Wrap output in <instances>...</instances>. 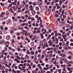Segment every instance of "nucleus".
<instances>
[{
    "instance_id": "obj_49",
    "label": "nucleus",
    "mask_w": 73,
    "mask_h": 73,
    "mask_svg": "<svg viewBox=\"0 0 73 73\" xmlns=\"http://www.w3.org/2000/svg\"><path fill=\"white\" fill-rule=\"evenodd\" d=\"M52 47H56V44H53L52 45Z\"/></svg>"
},
{
    "instance_id": "obj_30",
    "label": "nucleus",
    "mask_w": 73,
    "mask_h": 73,
    "mask_svg": "<svg viewBox=\"0 0 73 73\" xmlns=\"http://www.w3.org/2000/svg\"><path fill=\"white\" fill-rule=\"evenodd\" d=\"M19 55L21 57H23L24 56V54L22 53H20L19 54Z\"/></svg>"
},
{
    "instance_id": "obj_50",
    "label": "nucleus",
    "mask_w": 73,
    "mask_h": 73,
    "mask_svg": "<svg viewBox=\"0 0 73 73\" xmlns=\"http://www.w3.org/2000/svg\"><path fill=\"white\" fill-rule=\"evenodd\" d=\"M31 46H33L34 45V42H32L31 43Z\"/></svg>"
},
{
    "instance_id": "obj_44",
    "label": "nucleus",
    "mask_w": 73,
    "mask_h": 73,
    "mask_svg": "<svg viewBox=\"0 0 73 73\" xmlns=\"http://www.w3.org/2000/svg\"><path fill=\"white\" fill-rule=\"evenodd\" d=\"M58 54H61V51H60V50H58Z\"/></svg>"
},
{
    "instance_id": "obj_46",
    "label": "nucleus",
    "mask_w": 73,
    "mask_h": 73,
    "mask_svg": "<svg viewBox=\"0 0 73 73\" xmlns=\"http://www.w3.org/2000/svg\"><path fill=\"white\" fill-rule=\"evenodd\" d=\"M46 27L47 29H49V27H50V26L49 25H46Z\"/></svg>"
},
{
    "instance_id": "obj_40",
    "label": "nucleus",
    "mask_w": 73,
    "mask_h": 73,
    "mask_svg": "<svg viewBox=\"0 0 73 73\" xmlns=\"http://www.w3.org/2000/svg\"><path fill=\"white\" fill-rule=\"evenodd\" d=\"M25 58L26 59H28L29 58V56L28 55H26Z\"/></svg>"
},
{
    "instance_id": "obj_5",
    "label": "nucleus",
    "mask_w": 73,
    "mask_h": 73,
    "mask_svg": "<svg viewBox=\"0 0 73 73\" xmlns=\"http://www.w3.org/2000/svg\"><path fill=\"white\" fill-rule=\"evenodd\" d=\"M62 36L63 38L65 40H66V35H62Z\"/></svg>"
},
{
    "instance_id": "obj_62",
    "label": "nucleus",
    "mask_w": 73,
    "mask_h": 73,
    "mask_svg": "<svg viewBox=\"0 0 73 73\" xmlns=\"http://www.w3.org/2000/svg\"><path fill=\"white\" fill-rule=\"evenodd\" d=\"M70 41L71 42H73V39H70Z\"/></svg>"
},
{
    "instance_id": "obj_12",
    "label": "nucleus",
    "mask_w": 73,
    "mask_h": 73,
    "mask_svg": "<svg viewBox=\"0 0 73 73\" xmlns=\"http://www.w3.org/2000/svg\"><path fill=\"white\" fill-rule=\"evenodd\" d=\"M55 41H56L55 42V44H58V39L57 38H56L55 39Z\"/></svg>"
},
{
    "instance_id": "obj_29",
    "label": "nucleus",
    "mask_w": 73,
    "mask_h": 73,
    "mask_svg": "<svg viewBox=\"0 0 73 73\" xmlns=\"http://www.w3.org/2000/svg\"><path fill=\"white\" fill-rule=\"evenodd\" d=\"M30 53L31 54H33V55L35 54V52H34V51H31Z\"/></svg>"
},
{
    "instance_id": "obj_55",
    "label": "nucleus",
    "mask_w": 73,
    "mask_h": 73,
    "mask_svg": "<svg viewBox=\"0 0 73 73\" xmlns=\"http://www.w3.org/2000/svg\"><path fill=\"white\" fill-rule=\"evenodd\" d=\"M32 11V13H36V11H35L33 10H31Z\"/></svg>"
},
{
    "instance_id": "obj_27",
    "label": "nucleus",
    "mask_w": 73,
    "mask_h": 73,
    "mask_svg": "<svg viewBox=\"0 0 73 73\" xmlns=\"http://www.w3.org/2000/svg\"><path fill=\"white\" fill-rule=\"evenodd\" d=\"M72 69H70V70L68 71H69V72H67V73H72L73 72V71L72 70H71Z\"/></svg>"
},
{
    "instance_id": "obj_6",
    "label": "nucleus",
    "mask_w": 73,
    "mask_h": 73,
    "mask_svg": "<svg viewBox=\"0 0 73 73\" xmlns=\"http://www.w3.org/2000/svg\"><path fill=\"white\" fill-rule=\"evenodd\" d=\"M17 50L19 53H21L23 51V49H21L20 48H18Z\"/></svg>"
},
{
    "instance_id": "obj_32",
    "label": "nucleus",
    "mask_w": 73,
    "mask_h": 73,
    "mask_svg": "<svg viewBox=\"0 0 73 73\" xmlns=\"http://www.w3.org/2000/svg\"><path fill=\"white\" fill-rule=\"evenodd\" d=\"M60 66H61V67H63V68H65V65H60Z\"/></svg>"
},
{
    "instance_id": "obj_35",
    "label": "nucleus",
    "mask_w": 73,
    "mask_h": 73,
    "mask_svg": "<svg viewBox=\"0 0 73 73\" xmlns=\"http://www.w3.org/2000/svg\"><path fill=\"white\" fill-rule=\"evenodd\" d=\"M36 11H39V8L37 6L36 7Z\"/></svg>"
},
{
    "instance_id": "obj_43",
    "label": "nucleus",
    "mask_w": 73,
    "mask_h": 73,
    "mask_svg": "<svg viewBox=\"0 0 73 73\" xmlns=\"http://www.w3.org/2000/svg\"><path fill=\"white\" fill-rule=\"evenodd\" d=\"M64 62H65V63H68V61L67 60L64 59Z\"/></svg>"
},
{
    "instance_id": "obj_45",
    "label": "nucleus",
    "mask_w": 73,
    "mask_h": 73,
    "mask_svg": "<svg viewBox=\"0 0 73 73\" xmlns=\"http://www.w3.org/2000/svg\"><path fill=\"white\" fill-rule=\"evenodd\" d=\"M62 70H63V71H64V72L66 71V68H65V67L64 68H63L62 69Z\"/></svg>"
},
{
    "instance_id": "obj_15",
    "label": "nucleus",
    "mask_w": 73,
    "mask_h": 73,
    "mask_svg": "<svg viewBox=\"0 0 73 73\" xmlns=\"http://www.w3.org/2000/svg\"><path fill=\"white\" fill-rule=\"evenodd\" d=\"M6 58H7V56H4L3 59V61H6V60H7Z\"/></svg>"
},
{
    "instance_id": "obj_61",
    "label": "nucleus",
    "mask_w": 73,
    "mask_h": 73,
    "mask_svg": "<svg viewBox=\"0 0 73 73\" xmlns=\"http://www.w3.org/2000/svg\"><path fill=\"white\" fill-rule=\"evenodd\" d=\"M5 31H7V30H8V27H5Z\"/></svg>"
},
{
    "instance_id": "obj_7",
    "label": "nucleus",
    "mask_w": 73,
    "mask_h": 73,
    "mask_svg": "<svg viewBox=\"0 0 73 73\" xmlns=\"http://www.w3.org/2000/svg\"><path fill=\"white\" fill-rule=\"evenodd\" d=\"M63 3V1H62V0H59V4L60 6H61V5H62Z\"/></svg>"
},
{
    "instance_id": "obj_9",
    "label": "nucleus",
    "mask_w": 73,
    "mask_h": 73,
    "mask_svg": "<svg viewBox=\"0 0 73 73\" xmlns=\"http://www.w3.org/2000/svg\"><path fill=\"white\" fill-rule=\"evenodd\" d=\"M60 55L62 56V57H64L66 56V54L63 53L60 54Z\"/></svg>"
},
{
    "instance_id": "obj_31",
    "label": "nucleus",
    "mask_w": 73,
    "mask_h": 73,
    "mask_svg": "<svg viewBox=\"0 0 73 73\" xmlns=\"http://www.w3.org/2000/svg\"><path fill=\"white\" fill-rule=\"evenodd\" d=\"M7 40H9L10 39V36L8 35L6 36Z\"/></svg>"
},
{
    "instance_id": "obj_63",
    "label": "nucleus",
    "mask_w": 73,
    "mask_h": 73,
    "mask_svg": "<svg viewBox=\"0 0 73 73\" xmlns=\"http://www.w3.org/2000/svg\"><path fill=\"white\" fill-rule=\"evenodd\" d=\"M25 35L26 36H28V35H27V32H26L25 33Z\"/></svg>"
},
{
    "instance_id": "obj_53",
    "label": "nucleus",
    "mask_w": 73,
    "mask_h": 73,
    "mask_svg": "<svg viewBox=\"0 0 73 73\" xmlns=\"http://www.w3.org/2000/svg\"><path fill=\"white\" fill-rule=\"evenodd\" d=\"M56 48H59V44H57L56 45Z\"/></svg>"
},
{
    "instance_id": "obj_1",
    "label": "nucleus",
    "mask_w": 73,
    "mask_h": 73,
    "mask_svg": "<svg viewBox=\"0 0 73 73\" xmlns=\"http://www.w3.org/2000/svg\"><path fill=\"white\" fill-rule=\"evenodd\" d=\"M14 61L15 62H16L17 63V64L20 63V60H19L17 58H15L14 60Z\"/></svg>"
},
{
    "instance_id": "obj_57",
    "label": "nucleus",
    "mask_w": 73,
    "mask_h": 73,
    "mask_svg": "<svg viewBox=\"0 0 73 73\" xmlns=\"http://www.w3.org/2000/svg\"><path fill=\"white\" fill-rule=\"evenodd\" d=\"M22 4L24 5H25V1H22Z\"/></svg>"
},
{
    "instance_id": "obj_26",
    "label": "nucleus",
    "mask_w": 73,
    "mask_h": 73,
    "mask_svg": "<svg viewBox=\"0 0 73 73\" xmlns=\"http://www.w3.org/2000/svg\"><path fill=\"white\" fill-rule=\"evenodd\" d=\"M68 53L70 54V56H73V53H72V52L69 51V52H68Z\"/></svg>"
},
{
    "instance_id": "obj_58",
    "label": "nucleus",
    "mask_w": 73,
    "mask_h": 73,
    "mask_svg": "<svg viewBox=\"0 0 73 73\" xmlns=\"http://www.w3.org/2000/svg\"><path fill=\"white\" fill-rule=\"evenodd\" d=\"M4 54L5 56H6L8 54V53H7V52H5L4 53Z\"/></svg>"
},
{
    "instance_id": "obj_34",
    "label": "nucleus",
    "mask_w": 73,
    "mask_h": 73,
    "mask_svg": "<svg viewBox=\"0 0 73 73\" xmlns=\"http://www.w3.org/2000/svg\"><path fill=\"white\" fill-rule=\"evenodd\" d=\"M16 58H17L19 60H21V58H20V57H19V56H16Z\"/></svg>"
},
{
    "instance_id": "obj_3",
    "label": "nucleus",
    "mask_w": 73,
    "mask_h": 73,
    "mask_svg": "<svg viewBox=\"0 0 73 73\" xmlns=\"http://www.w3.org/2000/svg\"><path fill=\"white\" fill-rule=\"evenodd\" d=\"M4 62V64H5V66H7V68H11V66H9V65H8V64H7V63H8L7 62Z\"/></svg>"
},
{
    "instance_id": "obj_37",
    "label": "nucleus",
    "mask_w": 73,
    "mask_h": 73,
    "mask_svg": "<svg viewBox=\"0 0 73 73\" xmlns=\"http://www.w3.org/2000/svg\"><path fill=\"white\" fill-rule=\"evenodd\" d=\"M23 64H20L18 66V67H20V66H23Z\"/></svg>"
},
{
    "instance_id": "obj_25",
    "label": "nucleus",
    "mask_w": 73,
    "mask_h": 73,
    "mask_svg": "<svg viewBox=\"0 0 73 73\" xmlns=\"http://www.w3.org/2000/svg\"><path fill=\"white\" fill-rule=\"evenodd\" d=\"M45 61L46 62L48 61V58L47 57L45 58Z\"/></svg>"
},
{
    "instance_id": "obj_23",
    "label": "nucleus",
    "mask_w": 73,
    "mask_h": 73,
    "mask_svg": "<svg viewBox=\"0 0 73 73\" xmlns=\"http://www.w3.org/2000/svg\"><path fill=\"white\" fill-rule=\"evenodd\" d=\"M5 66H2L1 67V69L2 70H4V69H5Z\"/></svg>"
},
{
    "instance_id": "obj_64",
    "label": "nucleus",
    "mask_w": 73,
    "mask_h": 73,
    "mask_svg": "<svg viewBox=\"0 0 73 73\" xmlns=\"http://www.w3.org/2000/svg\"><path fill=\"white\" fill-rule=\"evenodd\" d=\"M54 73H58V72L57 71V70H56V71L54 72Z\"/></svg>"
},
{
    "instance_id": "obj_20",
    "label": "nucleus",
    "mask_w": 73,
    "mask_h": 73,
    "mask_svg": "<svg viewBox=\"0 0 73 73\" xmlns=\"http://www.w3.org/2000/svg\"><path fill=\"white\" fill-rule=\"evenodd\" d=\"M47 12H48V13H50L51 11V10L50 9H48L47 11Z\"/></svg>"
},
{
    "instance_id": "obj_17",
    "label": "nucleus",
    "mask_w": 73,
    "mask_h": 73,
    "mask_svg": "<svg viewBox=\"0 0 73 73\" xmlns=\"http://www.w3.org/2000/svg\"><path fill=\"white\" fill-rule=\"evenodd\" d=\"M38 57L39 58V60H41V54H39L38 55Z\"/></svg>"
},
{
    "instance_id": "obj_54",
    "label": "nucleus",
    "mask_w": 73,
    "mask_h": 73,
    "mask_svg": "<svg viewBox=\"0 0 73 73\" xmlns=\"http://www.w3.org/2000/svg\"><path fill=\"white\" fill-rule=\"evenodd\" d=\"M36 3L35 2H34L33 3V5H34V6H35V5H36Z\"/></svg>"
},
{
    "instance_id": "obj_10",
    "label": "nucleus",
    "mask_w": 73,
    "mask_h": 73,
    "mask_svg": "<svg viewBox=\"0 0 73 73\" xmlns=\"http://www.w3.org/2000/svg\"><path fill=\"white\" fill-rule=\"evenodd\" d=\"M29 8H30V9L31 11H33V6L32 5H30Z\"/></svg>"
},
{
    "instance_id": "obj_60",
    "label": "nucleus",
    "mask_w": 73,
    "mask_h": 73,
    "mask_svg": "<svg viewBox=\"0 0 73 73\" xmlns=\"http://www.w3.org/2000/svg\"><path fill=\"white\" fill-rule=\"evenodd\" d=\"M53 51L54 52H56V48H54L53 49Z\"/></svg>"
},
{
    "instance_id": "obj_24",
    "label": "nucleus",
    "mask_w": 73,
    "mask_h": 73,
    "mask_svg": "<svg viewBox=\"0 0 73 73\" xmlns=\"http://www.w3.org/2000/svg\"><path fill=\"white\" fill-rule=\"evenodd\" d=\"M37 20H40V26H41V24H42V20H41V19H37Z\"/></svg>"
},
{
    "instance_id": "obj_41",
    "label": "nucleus",
    "mask_w": 73,
    "mask_h": 73,
    "mask_svg": "<svg viewBox=\"0 0 73 73\" xmlns=\"http://www.w3.org/2000/svg\"><path fill=\"white\" fill-rule=\"evenodd\" d=\"M71 69V68H70V67H67V69L68 70V71Z\"/></svg>"
},
{
    "instance_id": "obj_42",
    "label": "nucleus",
    "mask_w": 73,
    "mask_h": 73,
    "mask_svg": "<svg viewBox=\"0 0 73 73\" xmlns=\"http://www.w3.org/2000/svg\"><path fill=\"white\" fill-rule=\"evenodd\" d=\"M26 53L27 54H30V52L29 51H27L26 52Z\"/></svg>"
},
{
    "instance_id": "obj_19",
    "label": "nucleus",
    "mask_w": 73,
    "mask_h": 73,
    "mask_svg": "<svg viewBox=\"0 0 73 73\" xmlns=\"http://www.w3.org/2000/svg\"><path fill=\"white\" fill-rule=\"evenodd\" d=\"M53 66V65L52 64L50 65V66L48 67L49 69H51V68H52Z\"/></svg>"
},
{
    "instance_id": "obj_48",
    "label": "nucleus",
    "mask_w": 73,
    "mask_h": 73,
    "mask_svg": "<svg viewBox=\"0 0 73 73\" xmlns=\"http://www.w3.org/2000/svg\"><path fill=\"white\" fill-rule=\"evenodd\" d=\"M60 41H62V42L63 41H64V39H63V38H61V39H60Z\"/></svg>"
},
{
    "instance_id": "obj_59",
    "label": "nucleus",
    "mask_w": 73,
    "mask_h": 73,
    "mask_svg": "<svg viewBox=\"0 0 73 73\" xmlns=\"http://www.w3.org/2000/svg\"><path fill=\"white\" fill-rule=\"evenodd\" d=\"M33 73H37V72L35 70H34L33 71Z\"/></svg>"
},
{
    "instance_id": "obj_8",
    "label": "nucleus",
    "mask_w": 73,
    "mask_h": 73,
    "mask_svg": "<svg viewBox=\"0 0 73 73\" xmlns=\"http://www.w3.org/2000/svg\"><path fill=\"white\" fill-rule=\"evenodd\" d=\"M65 59V58L64 57H61L60 58V61H64Z\"/></svg>"
},
{
    "instance_id": "obj_18",
    "label": "nucleus",
    "mask_w": 73,
    "mask_h": 73,
    "mask_svg": "<svg viewBox=\"0 0 73 73\" xmlns=\"http://www.w3.org/2000/svg\"><path fill=\"white\" fill-rule=\"evenodd\" d=\"M43 70H48L49 69V68L48 67L47 68L44 67V68H43Z\"/></svg>"
},
{
    "instance_id": "obj_21",
    "label": "nucleus",
    "mask_w": 73,
    "mask_h": 73,
    "mask_svg": "<svg viewBox=\"0 0 73 73\" xmlns=\"http://www.w3.org/2000/svg\"><path fill=\"white\" fill-rule=\"evenodd\" d=\"M69 41H67L66 43V46H69Z\"/></svg>"
},
{
    "instance_id": "obj_38",
    "label": "nucleus",
    "mask_w": 73,
    "mask_h": 73,
    "mask_svg": "<svg viewBox=\"0 0 73 73\" xmlns=\"http://www.w3.org/2000/svg\"><path fill=\"white\" fill-rule=\"evenodd\" d=\"M59 44L60 46H62V43L61 42H60L59 43Z\"/></svg>"
},
{
    "instance_id": "obj_56",
    "label": "nucleus",
    "mask_w": 73,
    "mask_h": 73,
    "mask_svg": "<svg viewBox=\"0 0 73 73\" xmlns=\"http://www.w3.org/2000/svg\"><path fill=\"white\" fill-rule=\"evenodd\" d=\"M31 66H29L28 67V69L29 70H31Z\"/></svg>"
},
{
    "instance_id": "obj_16",
    "label": "nucleus",
    "mask_w": 73,
    "mask_h": 73,
    "mask_svg": "<svg viewBox=\"0 0 73 73\" xmlns=\"http://www.w3.org/2000/svg\"><path fill=\"white\" fill-rule=\"evenodd\" d=\"M44 32H43V34H45V33H48L47 32H46V29H44Z\"/></svg>"
},
{
    "instance_id": "obj_36",
    "label": "nucleus",
    "mask_w": 73,
    "mask_h": 73,
    "mask_svg": "<svg viewBox=\"0 0 73 73\" xmlns=\"http://www.w3.org/2000/svg\"><path fill=\"white\" fill-rule=\"evenodd\" d=\"M58 49L60 50H61V49H62V47L60 46L59 47Z\"/></svg>"
},
{
    "instance_id": "obj_11",
    "label": "nucleus",
    "mask_w": 73,
    "mask_h": 73,
    "mask_svg": "<svg viewBox=\"0 0 73 73\" xmlns=\"http://www.w3.org/2000/svg\"><path fill=\"white\" fill-rule=\"evenodd\" d=\"M45 56V53H43V54L41 55V58H44V57Z\"/></svg>"
},
{
    "instance_id": "obj_13",
    "label": "nucleus",
    "mask_w": 73,
    "mask_h": 73,
    "mask_svg": "<svg viewBox=\"0 0 73 73\" xmlns=\"http://www.w3.org/2000/svg\"><path fill=\"white\" fill-rule=\"evenodd\" d=\"M28 25V23L26 24L25 23H23L21 24V26L22 27H24V26H25V25Z\"/></svg>"
},
{
    "instance_id": "obj_28",
    "label": "nucleus",
    "mask_w": 73,
    "mask_h": 73,
    "mask_svg": "<svg viewBox=\"0 0 73 73\" xmlns=\"http://www.w3.org/2000/svg\"><path fill=\"white\" fill-rule=\"evenodd\" d=\"M0 27L1 28V30H3V29H4V28H3V26L1 25L0 26Z\"/></svg>"
},
{
    "instance_id": "obj_4",
    "label": "nucleus",
    "mask_w": 73,
    "mask_h": 73,
    "mask_svg": "<svg viewBox=\"0 0 73 73\" xmlns=\"http://www.w3.org/2000/svg\"><path fill=\"white\" fill-rule=\"evenodd\" d=\"M53 47H52L51 48H49V47L47 48L46 49V50H48V51H50V50H53Z\"/></svg>"
},
{
    "instance_id": "obj_33",
    "label": "nucleus",
    "mask_w": 73,
    "mask_h": 73,
    "mask_svg": "<svg viewBox=\"0 0 73 73\" xmlns=\"http://www.w3.org/2000/svg\"><path fill=\"white\" fill-rule=\"evenodd\" d=\"M68 64H68H67L68 66L69 67H71V66H72V64Z\"/></svg>"
},
{
    "instance_id": "obj_14",
    "label": "nucleus",
    "mask_w": 73,
    "mask_h": 73,
    "mask_svg": "<svg viewBox=\"0 0 73 73\" xmlns=\"http://www.w3.org/2000/svg\"><path fill=\"white\" fill-rule=\"evenodd\" d=\"M23 7L24 8H26L27 9L28 8V7H29V5H23Z\"/></svg>"
},
{
    "instance_id": "obj_51",
    "label": "nucleus",
    "mask_w": 73,
    "mask_h": 73,
    "mask_svg": "<svg viewBox=\"0 0 73 73\" xmlns=\"http://www.w3.org/2000/svg\"><path fill=\"white\" fill-rule=\"evenodd\" d=\"M38 52H39V53H41V50L40 49L38 50Z\"/></svg>"
},
{
    "instance_id": "obj_47",
    "label": "nucleus",
    "mask_w": 73,
    "mask_h": 73,
    "mask_svg": "<svg viewBox=\"0 0 73 73\" xmlns=\"http://www.w3.org/2000/svg\"><path fill=\"white\" fill-rule=\"evenodd\" d=\"M60 19H57V20L56 21V23H58V21H60Z\"/></svg>"
},
{
    "instance_id": "obj_2",
    "label": "nucleus",
    "mask_w": 73,
    "mask_h": 73,
    "mask_svg": "<svg viewBox=\"0 0 73 73\" xmlns=\"http://www.w3.org/2000/svg\"><path fill=\"white\" fill-rule=\"evenodd\" d=\"M48 43L49 44V46H52V44H53V42L51 41V40H50L48 41Z\"/></svg>"
},
{
    "instance_id": "obj_39",
    "label": "nucleus",
    "mask_w": 73,
    "mask_h": 73,
    "mask_svg": "<svg viewBox=\"0 0 73 73\" xmlns=\"http://www.w3.org/2000/svg\"><path fill=\"white\" fill-rule=\"evenodd\" d=\"M55 16L56 17H58L59 15L58 14H55Z\"/></svg>"
},
{
    "instance_id": "obj_52",
    "label": "nucleus",
    "mask_w": 73,
    "mask_h": 73,
    "mask_svg": "<svg viewBox=\"0 0 73 73\" xmlns=\"http://www.w3.org/2000/svg\"><path fill=\"white\" fill-rule=\"evenodd\" d=\"M68 64H70V63H71V64H73V62L72 61L68 62Z\"/></svg>"
},
{
    "instance_id": "obj_22",
    "label": "nucleus",
    "mask_w": 73,
    "mask_h": 73,
    "mask_svg": "<svg viewBox=\"0 0 73 73\" xmlns=\"http://www.w3.org/2000/svg\"><path fill=\"white\" fill-rule=\"evenodd\" d=\"M67 57L69 60H71L72 58V57L70 56H68Z\"/></svg>"
}]
</instances>
